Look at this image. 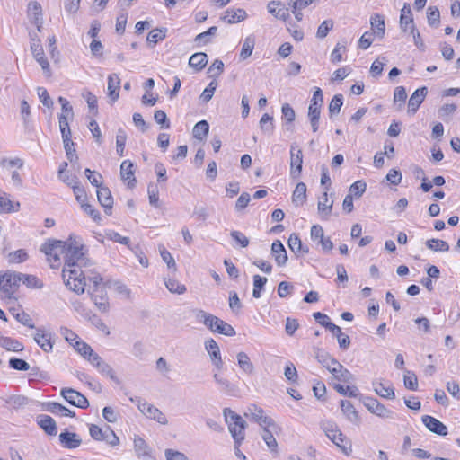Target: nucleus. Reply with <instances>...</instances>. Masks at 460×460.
I'll return each mask as SVG.
<instances>
[{
  "label": "nucleus",
  "mask_w": 460,
  "mask_h": 460,
  "mask_svg": "<svg viewBox=\"0 0 460 460\" xmlns=\"http://www.w3.org/2000/svg\"><path fill=\"white\" fill-rule=\"evenodd\" d=\"M62 277L65 285L76 294H83L86 286V280L93 283V289L99 291L100 288L104 287L102 278L97 272L92 270H83L77 269H65L62 270Z\"/></svg>",
  "instance_id": "1"
},
{
  "label": "nucleus",
  "mask_w": 460,
  "mask_h": 460,
  "mask_svg": "<svg viewBox=\"0 0 460 460\" xmlns=\"http://www.w3.org/2000/svg\"><path fill=\"white\" fill-rule=\"evenodd\" d=\"M69 243L49 239L40 247V251L47 256L51 268H58L60 265L61 258L65 259Z\"/></svg>",
  "instance_id": "2"
},
{
  "label": "nucleus",
  "mask_w": 460,
  "mask_h": 460,
  "mask_svg": "<svg viewBox=\"0 0 460 460\" xmlns=\"http://www.w3.org/2000/svg\"><path fill=\"white\" fill-rule=\"evenodd\" d=\"M196 317L213 332H217L229 337L234 336L236 333L232 325L217 316L205 312L204 310H198Z\"/></svg>",
  "instance_id": "3"
},
{
  "label": "nucleus",
  "mask_w": 460,
  "mask_h": 460,
  "mask_svg": "<svg viewBox=\"0 0 460 460\" xmlns=\"http://www.w3.org/2000/svg\"><path fill=\"white\" fill-rule=\"evenodd\" d=\"M223 414L234 444H242L244 439L245 420L229 408H225Z\"/></svg>",
  "instance_id": "4"
},
{
  "label": "nucleus",
  "mask_w": 460,
  "mask_h": 460,
  "mask_svg": "<svg viewBox=\"0 0 460 460\" xmlns=\"http://www.w3.org/2000/svg\"><path fill=\"white\" fill-rule=\"evenodd\" d=\"M84 246L74 244L72 242L69 243L66 253L65 255V266L64 269H77L82 270L90 264V260L85 256L83 252Z\"/></svg>",
  "instance_id": "5"
},
{
  "label": "nucleus",
  "mask_w": 460,
  "mask_h": 460,
  "mask_svg": "<svg viewBox=\"0 0 460 460\" xmlns=\"http://www.w3.org/2000/svg\"><path fill=\"white\" fill-rule=\"evenodd\" d=\"M323 103V91L316 87L313 97L310 101V105L308 107V119L311 124L312 130L316 132L319 128V119L321 115V108Z\"/></svg>",
  "instance_id": "6"
},
{
  "label": "nucleus",
  "mask_w": 460,
  "mask_h": 460,
  "mask_svg": "<svg viewBox=\"0 0 460 460\" xmlns=\"http://www.w3.org/2000/svg\"><path fill=\"white\" fill-rule=\"evenodd\" d=\"M20 283L19 272L8 270L4 274L0 273V290L4 294L5 297L12 298L20 287Z\"/></svg>",
  "instance_id": "7"
},
{
  "label": "nucleus",
  "mask_w": 460,
  "mask_h": 460,
  "mask_svg": "<svg viewBox=\"0 0 460 460\" xmlns=\"http://www.w3.org/2000/svg\"><path fill=\"white\" fill-rule=\"evenodd\" d=\"M360 401L372 414L383 419H394V411L387 409L385 404L381 403L377 399L370 396L360 395Z\"/></svg>",
  "instance_id": "8"
},
{
  "label": "nucleus",
  "mask_w": 460,
  "mask_h": 460,
  "mask_svg": "<svg viewBox=\"0 0 460 460\" xmlns=\"http://www.w3.org/2000/svg\"><path fill=\"white\" fill-rule=\"evenodd\" d=\"M137 408L146 418L153 420L162 425L168 423L165 415L155 405L148 403L143 399H137Z\"/></svg>",
  "instance_id": "9"
},
{
  "label": "nucleus",
  "mask_w": 460,
  "mask_h": 460,
  "mask_svg": "<svg viewBox=\"0 0 460 460\" xmlns=\"http://www.w3.org/2000/svg\"><path fill=\"white\" fill-rule=\"evenodd\" d=\"M245 416L250 417L252 420L258 423L261 428L277 429L275 421L270 417L264 415V411L254 404L248 407Z\"/></svg>",
  "instance_id": "10"
},
{
  "label": "nucleus",
  "mask_w": 460,
  "mask_h": 460,
  "mask_svg": "<svg viewBox=\"0 0 460 460\" xmlns=\"http://www.w3.org/2000/svg\"><path fill=\"white\" fill-rule=\"evenodd\" d=\"M303 167V153L296 143L290 146V176L298 179Z\"/></svg>",
  "instance_id": "11"
},
{
  "label": "nucleus",
  "mask_w": 460,
  "mask_h": 460,
  "mask_svg": "<svg viewBox=\"0 0 460 460\" xmlns=\"http://www.w3.org/2000/svg\"><path fill=\"white\" fill-rule=\"evenodd\" d=\"M62 397L71 405L76 406L81 409H86L89 407V402L87 398L80 392L65 387L60 391Z\"/></svg>",
  "instance_id": "12"
},
{
  "label": "nucleus",
  "mask_w": 460,
  "mask_h": 460,
  "mask_svg": "<svg viewBox=\"0 0 460 460\" xmlns=\"http://www.w3.org/2000/svg\"><path fill=\"white\" fill-rule=\"evenodd\" d=\"M205 349L208 351L212 364L220 370L223 367V360L221 358V352L217 341L210 338L205 341Z\"/></svg>",
  "instance_id": "13"
},
{
  "label": "nucleus",
  "mask_w": 460,
  "mask_h": 460,
  "mask_svg": "<svg viewBox=\"0 0 460 460\" xmlns=\"http://www.w3.org/2000/svg\"><path fill=\"white\" fill-rule=\"evenodd\" d=\"M421 420L430 432L439 436L447 434V427L438 419L430 415H423Z\"/></svg>",
  "instance_id": "14"
},
{
  "label": "nucleus",
  "mask_w": 460,
  "mask_h": 460,
  "mask_svg": "<svg viewBox=\"0 0 460 460\" xmlns=\"http://www.w3.org/2000/svg\"><path fill=\"white\" fill-rule=\"evenodd\" d=\"M320 427L331 441H334L335 439L342 441V439L345 438V435L341 431L334 421L323 420L320 423Z\"/></svg>",
  "instance_id": "15"
},
{
  "label": "nucleus",
  "mask_w": 460,
  "mask_h": 460,
  "mask_svg": "<svg viewBox=\"0 0 460 460\" xmlns=\"http://www.w3.org/2000/svg\"><path fill=\"white\" fill-rule=\"evenodd\" d=\"M428 94V88L422 86L414 91L408 102V112L415 114Z\"/></svg>",
  "instance_id": "16"
},
{
  "label": "nucleus",
  "mask_w": 460,
  "mask_h": 460,
  "mask_svg": "<svg viewBox=\"0 0 460 460\" xmlns=\"http://www.w3.org/2000/svg\"><path fill=\"white\" fill-rule=\"evenodd\" d=\"M91 359L92 360L90 363L98 370L101 375L106 376L111 380L119 382L112 367L108 363H106L98 354Z\"/></svg>",
  "instance_id": "17"
},
{
  "label": "nucleus",
  "mask_w": 460,
  "mask_h": 460,
  "mask_svg": "<svg viewBox=\"0 0 460 460\" xmlns=\"http://www.w3.org/2000/svg\"><path fill=\"white\" fill-rule=\"evenodd\" d=\"M28 16L39 31H41L43 20H42V8L41 5L36 2H30L28 4Z\"/></svg>",
  "instance_id": "18"
},
{
  "label": "nucleus",
  "mask_w": 460,
  "mask_h": 460,
  "mask_svg": "<svg viewBox=\"0 0 460 460\" xmlns=\"http://www.w3.org/2000/svg\"><path fill=\"white\" fill-rule=\"evenodd\" d=\"M89 293L95 306L102 313L108 312L109 302L105 288H100L99 291H96V289H93L92 291H89Z\"/></svg>",
  "instance_id": "19"
},
{
  "label": "nucleus",
  "mask_w": 460,
  "mask_h": 460,
  "mask_svg": "<svg viewBox=\"0 0 460 460\" xmlns=\"http://www.w3.org/2000/svg\"><path fill=\"white\" fill-rule=\"evenodd\" d=\"M59 441L62 447L67 449L77 448L82 444V439L78 434L67 430L59 434Z\"/></svg>",
  "instance_id": "20"
},
{
  "label": "nucleus",
  "mask_w": 460,
  "mask_h": 460,
  "mask_svg": "<svg viewBox=\"0 0 460 460\" xmlns=\"http://www.w3.org/2000/svg\"><path fill=\"white\" fill-rule=\"evenodd\" d=\"M120 176L122 181H128V188L136 185L134 164L130 160H124L120 164Z\"/></svg>",
  "instance_id": "21"
},
{
  "label": "nucleus",
  "mask_w": 460,
  "mask_h": 460,
  "mask_svg": "<svg viewBox=\"0 0 460 460\" xmlns=\"http://www.w3.org/2000/svg\"><path fill=\"white\" fill-rule=\"evenodd\" d=\"M271 255L275 260V262L278 266L282 267L286 265L288 261V253L283 245V243L279 240H275L271 244Z\"/></svg>",
  "instance_id": "22"
},
{
  "label": "nucleus",
  "mask_w": 460,
  "mask_h": 460,
  "mask_svg": "<svg viewBox=\"0 0 460 460\" xmlns=\"http://www.w3.org/2000/svg\"><path fill=\"white\" fill-rule=\"evenodd\" d=\"M97 198L99 203L103 207L104 212L107 215H111L113 206V198L109 188L105 186L100 187L97 190Z\"/></svg>",
  "instance_id": "23"
},
{
  "label": "nucleus",
  "mask_w": 460,
  "mask_h": 460,
  "mask_svg": "<svg viewBox=\"0 0 460 460\" xmlns=\"http://www.w3.org/2000/svg\"><path fill=\"white\" fill-rule=\"evenodd\" d=\"M213 379L220 386L221 392L230 396H238L239 388L227 379L222 377L218 373H214Z\"/></svg>",
  "instance_id": "24"
},
{
  "label": "nucleus",
  "mask_w": 460,
  "mask_h": 460,
  "mask_svg": "<svg viewBox=\"0 0 460 460\" xmlns=\"http://www.w3.org/2000/svg\"><path fill=\"white\" fill-rule=\"evenodd\" d=\"M34 341L45 352H50L53 349L51 333L45 332L41 328L37 329V332L34 335Z\"/></svg>",
  "instance_id": "25"
},
{
  "label": "nucleus",
  "mask_w": 460,
  "mask_h": 460,
  "mask_svg": "<svg viewBox=\"0 0 460 460\" xmlns=\"http://www.w3.org/2000/svg\"><path fill=\"white\" fill-rule=\"evenodd\" d=\"M37 424L49 436H56L58 427L55 420L46 414H40L37 417Z\"/></svg>",
  "instance_id": "26"
},
{
  "label": "nucleus",
  "mask_w": 460,
  "mask_h": 460,
  "mask_svg": "<svg viewBox=\"0 0 460 460\" xmlns=\"http://www.w3.org/2000/svg\"><path fill=\"white\" fill-rule=\"evenodd\" d=\"M372 386L376 394L380 397L385 399H394L395 396L393 385L391 384L385 385L381 379L374 380L372 382Z\"/></svg>",
  "instance_id": "27"
},
{
  "label": "nucleus",
  "mask_w": 460,
  "mask_h": 460,
  "mask_svg": "<svg viewBox=\"0 0 460 460\" xmlns=\"http://www.w3.org/2000/svg\"><path fill=\"white\" fill-rule=\"evenodd\" d=\"M247 17V13L243 9L238 8H229L227 9L224 15L221 16V20L226 23L232 24L243 21Z\"/></svg>",
  "instance_id": "28"
},
{
  "label": "nucleus",
  "mask_w": 460,
  "mask_h": 460,
  "mask_svg": "<svg viewBox=\"0 0 460 460\" xmlns=\"http://www.w3.org/2000/svg\"><path fill=\"white\" fill-rule=\"evenodd\" d=\"M341 408L342 413L346 416L349 421L353 424L359 425L360 418L358 412L349 401L341 400Z\"/></svg>",
  "instance_id": "29"
},
{
  "label": "nucleus",
  "mask_w": 460,
  "mask_h": 460,
  "mask_svg": "<svg viewBox=\"0 0 460 460\" xmlns=\"http://www.w3.org/2000/svg\"><path fill=\"white\" fill-rule=\"evenodd\" d=\"M120 79L117 74L108 76V96L112 102H116L119 96Z\"/></svg>",
  "instance_id": "30"
},
{
  "label": "nucleus",
  "mask_w": 460,
  "mask_h": 460,
  "mask_svg": "<svg viewBox=\"0 0 460 460\" xmlns=\"http://www.w3.org/2000/svg\"><path fill=\"white\" fill-rule=\"evenodd\" d=\"M288 244L289 249L296 255L301 256L309 252V248L307 246L303 245L302 241L298 234H290Z\"/></svg>",
  "instance_id": "31"
},
{
  "label": "nucleus",
  "mask_w": 460,
  "mask_h": 460,
  "mask_svg": "<svg viewBox=\"0 0 460 460\" xmlns=\"http://www.w3.org/2000/svg\"><path fill=\"white\" fill-rule=\"evenodd\" d=\"M331 373L333 377L340 382L351 383L354 380L352 373L349 369L345 368L341 363L336 367H333V368L331 369Z\"/></svg>",
  "instance_id": "32"
},
{
  "label": "nucleus",
  "mask_w": 460,
  "mask_h": 460,
  "mask_svg": "<svg viewBox=\"0 0 460 460\" xmlns=\"http://www.w3.org/2000/svg\"><path fill=\"white\" fill-rule=\"evenodd\" d=\"M412 24H414V22L411 6L408 3H404L401 10L400 27L405 32L408 30V26H412Z\"/></svg>",
  "instance_id": "33"
},
{
  "label": "nucleus",
  "mask_w": 460,
  "mask_h": 460,
  "mask_svg": "<svg viewBox=\"0 0 460 460\" xmlns=\"http://www.w3.org/2000/svg\"><path fill=\"white\" fill-rule=\"evenodd\" d=\"M73 347L84 359L89 362L92 360V358L97 355V353L83 341H75Z\"/></svg>",
  "instance_id": "34"
},
{
  "label": "nucleus",
  "mask_w": 460,
  "mask_h": 460,
  "mask_svg": "<svg viewBox=\"0 0 460 460\" xmlns=\"http://www.w3.org/2000/svg\"><path fill=\"white\" fill-rule=\"evenodd\" d=\"M237 364L239 367L247 375H252L254 372V366L252 363L249 356L245 352H239L236 355Z\"/></svg>",
  "instance_id": "35"
},
{
  "label": "nucleus",
  "mask_w": 460,
  "mask_h": 460,
  "mask_svg": "<svg viewBox=\"0 0 460 460\" xmlns=\"http://www.w3.org/2000/svg\"><path fill=\"white\" fill-rule=\"evenodd\" d=\"M317 361L322 364L324 367L328 369V371L331 373V369L333 368V367H336L340 364V362L332 358L331 355H329L327 352L323 350H318L315 356Z\"/></svg>",
  "instance_id": "36"
},
{
  "label": "nucleus",
  "mask_w": 460,
  "mask_h": 460,
  "mask_svg": "<svg viewBox=\"0 0 460 460\" xmlns=\"http://www.w3.org/2000/svg\"><path fill=\"white\" fill-rule=\"evenodd\" d=\"M208 58L206 53L198 52L190 56L189 59L190 66L195 68L197 71L202 70L208 64Z\"/></svg>",
  "instance_id": "37"
},
{
  "label": "nucleus",
  "mask_w": 460,
  "mask_h": 460,
  "mask_svg": "<svg viewBox=\"0 0 460 460\" xmlns=\"http://www.w3.org/2000/svg\"><path fill=\"white\" fill-rule=\"evenodd\" d=\"M134 448L138 457L151 456V448L139 436L134 438Z\"/></svg>",
  "instance_id": "38"
},
{
  "label": "nucleus",
  "mask_w": 460,
  "mask_h": 460,
  "mask_svg": "<svg viewBox=\"0 0 460 460\" xmlns=\"http://www.w3.org/2000/svg\"><path fill=\"white\" fill-rule=\"evenodd\" d=\"M282 112V119L285 120V125L287 126V130L293 131L292 123L296 119V112L294 109L288 104L285 103L281 108Z\"/></svg>",
  "instance_id": "39"
},
{
  "label": "nucleus",
  "mask_w": 460,
  "mask_h": 460,
  "mask_svg": "<svg viewBox=\"0 0 460 460\" xmlns=\"http://www.w3.org/2000/svg\"><path fill=\"white\" fill-rule=\"evenodd\" d=\"M46 410L53 414L75 417V413L59 402H52L47 404Z\"/></svg>",
  "instance_id": "40"
},
{
  "label": "nucleus",
  "mask_w": 460,
  "mask_h": 460,
  "mask_svg": "<svg viewBox=\"0 0 460 460\" xmlns=\"http://www.w3.org/2000/svg\"><path fill=\"white\" fill-rule=\"evenodd\" d=\"M371 28L374 31L373 33L376 34L378 37H383L385 35V20L382 15L376 13L371 17L370 20Z\"/></svg>",
  "instance_id": "41"
},
{
  "label": "nucleus",
  "mask_w": 460,
  "mask_h": 460,
  "mask_svg": "<svg viewBox=\"0 0 460 460\" xmlns=\"http://www.w3.org/2000/svg\"><path fill=\"white\" fill-rule=\"evenodd\" d=\"M19 277L21 279V282L24 284L29 288H42L43 283L42 281L36 277L35 275L24 274L19 272Z\"/></svg>",
  "instance_id": "42"
},
{
  "label": "nucleus",
  "mask_w": 460,
  "mask_h": 460,
  "mask_svg": "<svg viewBox=\"0 0 460 460\" xmlns=\"http://www.w3.org/2000/svg\"><path fill=\"white\" fill-rule=\"evenodd\" d=\"M268 11L278 19L286 20L288 16V9L281 7L280 2H270L268 4Z\"/></svg>",
  "instance_id": "43"
},
{
  "label": "nucleus",
  "mask_w": 460,
  "mask_h": 460,
  "mask_svg": "<svg viewBox=\"0 0 460 460\" xmlns=\"http://www.w3.org/2000/svg\"><path fill=\"white\" fill-rule=\"evenodd\" d=\"M292 200L297 205H303L306 200V185L304 182H298L292 194Z\"/></svg>",
  "instance_id": "44"
},
{
  "label": "nucleus",
  "mask_w": 460,
  "mask_h": 460,
  "mask_svg": "<svg viewBox=\"0 0 460 460\" xmlns=\"http://www.w3.org/2000/svg\"><path fill=\"white\" fill-rule=\"evenodd\" d=\"M209 124L207 120H200L195 124L192 134L198 140H203L208 134Z\"/></svg>",
  "instance_id": "45"
},
{
  "label": "nucleus",
  "mask_w": 460,
  "mask_h": 460,
  "mask_svg": "<svg viewBox=\"0 0 460 460\" xmlns=\"http://www.w3.org/2000/svg\"><path fill=\"white\" fill-rule=\"evenodd\" d=\"M333 388L340 394L345 396L352 397V398H358L360 400V395H363L362 394H359L358 392V388L356 386H343L341 384L334 385Z\"/></svg>",
  "instance_id": "46"
},
{
  "label": "nucleus",
  "mask_w": 460,
  "mask_h": 460,
  "mask_svg": "<svg viewBox=\"0 0 460 460\" xmlns=\"http://www.w3.org/2000/svg\"><path fill=\"white\" fill-rule=\"evenodd\" d=\"M328 202V194L327 191H324L321 199L318 201L317 208L318 211L322 213L325 217L330 216L332 210L333 201H331L330 203Z\"/></svg>",
  "instance_id": "47"
},
{
  "label": "nucleus",
  "mask_w": 460,
  "mask_h": 460,
  "mask_svg": "<svg viewBox=\"0 0 460 460\" xmlns=\"http://www.w3.org/2000/svg\"><path fill=\"white\" fill-rule=\"evenodd\" d=\"M70 119H66V115L59 114L58 115V123L59 129L61 132L62 140H69L71 139V130L69 127L68 120Z\"/></svg>",
  "instance_id": "48"
},
{
  "label": "nucleus",
  "mask_w": 460,
  "mask_h": 460,
  "mask_svg": "<svg viewBox=\"0 0 460 460\" xmlns=\"http://www.w3.org/2000/svg\"><path fill=\"white\" fill-rule=\"evenodd\" d=\"M426 246L428 249L432 250L434 252H447L449 251V244L443 240L439 239H429L426 242Z\"/></svg>",
  "instance_id": "49"
},
{
  "label": "nucleus",
  "mask_w": 460,
  "mask_h": 460,
  "mask_svg": "<svg viewBox=\"0 0 460 460\" xmlns=\"http://www.w3.org/2000/svg\"><path fill=\"white\" fill-rule=\"evenodd\" d=\"M164 284H165V287L167 288V289L171 293H174V294L181 295V294L185 293L186 289H187L185 285L180 283L176 279H170V278L164 279Z\"/></svg>",
  "instance_id": "50"
},
{
  "label": "nucleus",
  "mask_w": 460,
  "mask_h": 460,
  "mask_svg": "<svg viewBox=\"0 0 460 460\" xmlns=\"http://www.w3.org/2000/svg\"><path fill=\"white\" fill-rule=\"evenodd\" d=\"M0 342L3 348L10 351L19 352L23 349V346L22 345V343L13 338H2Z\"/></svg>",
  "instance_id": "51"
},
{
  "label": "nucleus",
  "mask_w": 460,
  "mask_h": 460,
  "mask_svg": "<svg viewBox=\"0 0 460 460\" xmlns=\"http://www.w3.org/2000/svg\"><path fill=\"white\" fill-rule=\"evenodd\" d=\"M254 44H255V40L251 36L247 37L244 40L243 44L242 46L241 53H240V58L242 60H245L252 55V50L254 49Z\"/></svg>",
  "instance_id": "52"
},
{
  "label": "nucleus",
  "mask_w": 460,
  "mask_h": 460,
  "mask_svg": "<svg viewBox=\"0 0 460 460\" xmlns=\"http://www.w3.org/2000/svg\"><path fill=\"white\" fill-rule=\"evenodd\" d=\"M274 430L275 429H273L272 428H263V431L261 434L262 439L265 441L266 445L271 451L276 450L278 447V443L272 433Z\"/></svg>",
  "instance_id": "53"
},
{
  "label": "nucleus",
  "mask_w": 460,
  "mask_h": 460,
  "mask_svg": "<svg viewBox=\"0 0 460 460\" xmlns=\"http://www.w3.org/2000/svg\"><path fill=\"white\" fill-rule=\"evenodd\" d=\"M428 23L431 27H438L440 23V13L438 7L429 6L427 10Z\"/></svg>",
  "instance_id": "54"
},
{
  "label": "nucleus",
  "mask_w": 460,
  "mask_h": 460,
  "mask_svg": "<svg viewBox=\"0 0 460 460\" xmlns=\"http://www.w3.org/2000/svg\"><path fill=\"white\" fill-rule=\"evenodd\" d=\"M267 283V278L260 275L253 276V290L252 296L254 298H260L261 296V290Z\"/></svg>",
  "instance_id": "55"
},
{
  "label": "nucleus",
  "mask_w": 460,
  "mask_h": 460,
  "mask_svg": "<svg viewBox=\"0 0 460 460\" xmlns=\"http://www.w3.org/2000/svg\"><path fill=\"white\" fill-rule=\"evenodd\" d=\"M217 31V27L212 26L208 31L198 34L194 39V42L198 46H199L201 44H207V43L210 42L209 37L216 35Z\"/></svg>",
  "instance_id": "56"
},
{
  "label": "nucleus",
  "mask_w": 460,
  "mask_h": 460,
  "mask_svg": "<svg viewBox=\"0 0 460 460\" xmlns=\"http://www.w3.org/2000/svg\"><path fill=\"white\" fill-rule=\"evenodd\" d=\"M127 134L123 128H119L116 135V152L119 156L124 155Z\"/></svg>",
  "instance_id": "57"
},
{
  "label": "nucleus",
  "mask_w": 460,
  "mask_h": 460,
  "mask_svg": "<svg viewBox=\"0 0 460 460\" xmlns=\"http://www.w3.org/2000/svg\"><path fill=\"white\" fill-rule=\"evenodd\" d=\"M404 385L411 391H416L418 389V379L414 372L406 370L403 376Z\"/></svg>",
  "instance_id": "58"
},
{
  "label": "nucleus",
  "mask_w": 460,
  "mask_h": 460,
  "mask_svg": "<svg viewBox=\"0 0 460 460\" xmlns=\"http://www.w3.org/2000/svg\"><path fill=\"white\" fill-rule=\"evenodd\" d=\"M261 129L268 134H271L274 130L273 117L268 113L262 115L260 119Z\"/></svg>",
  "instance_id": "59"
},
{
  "label": "nucleus",
  "mask_w": 460,
  "mask_h": 460,
  "mask_svg": "<svg viewBox=\"0 0 460 460\" xmlns=\"http://www.w3.org/2000/svg\"><path fill=\"white\" fill-rule=\"evenodd\" d=\"M343 104L342 94H335L329 104V112L332 117L334 114H338Z\"/></svg>",
  "instance_id": "60"
},
{
  "label": "nucleus",
  "mask_w": 460,
  "mask_h": 460,
  "mask_svg": "<svg viewBox=\"0 0 460 460\" xmlns=\"http://www.w3.org/2000/svg\"><path fill=\"white\" fill-rule=\"evenodd\" d=\"M166 29H154L147 35V41L155 45L158 41L165 38Z\"/></svg>",
  "instance_id": "61"
},
{
  "label": "nucleus",
  "mask_w": 460,
  "mask_h": 460,
  "mask_svg": "<svg viewBox=\"0 0 460 460\" xmlns=\"http://www.w3.org/2000/svg\"><path fill=\"white\" fill-rule=\"evenodd\" d=\"M28 259V254L25 250L19 249L8 254V261L10 263H21Z\"/></svg>",
  "instance_id": "62"
},
{
  "label": "nucleus",
  "mask_w": 460,
  "mask_h": 460,
  "mask_svg": "<svg viewBox=\"0 0 460 460\" xmlns=\"http://www.w3.org/2000/svg\"><path fill=\"white\" fill-rule=\"evenodd\" d=\"M346 51V42H338L331 54V61L334 64L342 60V52Z\"/></svg>",
  "instance_id": "63"
},
{
  "label": "nucleus",
  "mask_w": 460,
  "mask_h": 460,
  "mask_svg": "<svg viewBox=\"0 0 460 460\" xmlns=\"http://www.w3.org/2000/svg\"><path fill=\"white\" fill-rule=\"evenodd\" d=\"M336 445L337 447L347 456H350L352 453V443L351 441L345 436V438L342 441L339 439H335L332 441Z\"/></svg>",
  "instance_id": "64"
}]
</instances>
